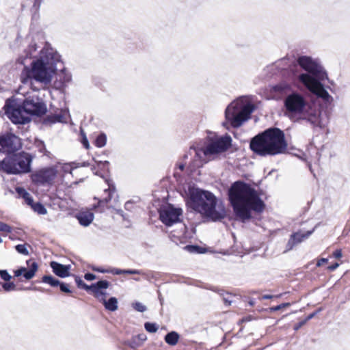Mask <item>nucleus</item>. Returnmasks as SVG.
Returning <instances> with one entry per match:
<instances>
[{"mask_svg": "<svg viewBox=\"0 0 350 350\" xmlns=\"http://www.w3.org/2000/svg\"><path fill=\"white\" fill-rule=\"evenodd\" d=\"M290 89L291 85L286 83H278L272 87V90L273 92L280 94L286 93L287 91L290 90Z\"/></svg>", "mask_w": 350, "mask_h": 350, "instance_id": "obj_24", "label": "nucleus"}, {"mask_svg": "<svg viewBox=\"0 0 350 350\" xmlns=\"http://www.w3.org/2000/svg\"><path fill=\"white\" fill-rule=\"evenodd\" d=\"M32 208L35 212L40 215H45L47 213L46 208L40 202L32 205Z\"/></svg>", "mask_w": 350, "mask_h": 350, "instance_id": "obj_27", "label": "nucleus"}, {"mask_svg": "<svg viewBox=\"0 0 350 350\" xmlns=\"http://www.w3.org/2000/svg\"><path fill=\"white\" fill-rule=\"evenodd\" d=\"M187 204L195 211L211 221H220L226 217L224 204L213 193L198 188H189Z\"/></svg>", "mask_w": 350, "mask_h": 350, "instance_id": "obj_5", "label": "nucleus"}, {"mask_svg": "<svg viewBox=\"0 0 350 350\" xmlns=\"http://www.w3.org/2000/svg\"><path fill=\"white\" fill-rule=\"evenodd\" d=\"M32 159V156L25 152L8 155L1 165V171L8 174L28 173L31 171Z\"/></svg>", "mask_w": 350, "mask_h": 350, "instance_id": "obj_9", "label": "nucleus"}, {"mask_svg": "<svg viewBox=\"0 0 350 350\" xmlns=\"http://www.w3.org/2000/svg\"><path fill=\"white\" fill-rule=\"evenodd\" d=\"M316 314V312H313V313H311L307 317L306 319H305L306 322H307L308 321L310 320L311 319H312Z\"/></svg>", "mask_w": 350, "mask_h": 350, "instance_id": "obj_53", "label": "nucleus"}, {"mask_svg": "<svg viewBox=\"0 0 350 350\" xmlns=\"http://www.w3.org/2000/svg\"><path fill=\"white\" fill-rule=\"evenodd\" d=\"M185 248L188 251H189L191 252H193L197 251L199 249V247L195 246V245H187V246L185 247Z\"/></svg>", "mask_w": 350, "mask_h": 350, "instance_id": "obj_46", "label": "nucleus"}, {"mask_svg": "<svg viewBox=\"0 0 350 350\" xmlns=\"http://www.w3.org/2000/svg\"><path fill=\"white\" fill-rule=\"evenodd\" d=\"M84 278L86 280L92 281V280H94V279H96V275L91 273H87L84 275Z\"/></svg>", "mask_w": 350, "mask_h": 350, "instance_id": "obj_44", "label": "nucleus"}, {"mask_svg": "<svg viewBox=\"0 0 350 350\" xmlns=\"http://www.w3.org/2000/svg\"><path fill=\"white\" fill-rule=\"evenodd\" d=\"M100 163L103 165H107L109 164V162L108 161L100 162Z\"/></svg>", "mask_w": 350, "mask_h": 350, "instance_id": "obj_58", "label": "nucleus"}, {"mask_svg": "<svg viewBox=\"0 0 350 350\" xmlns=\"http://www.w3.org/2000/svg\"><path fill=\"white\" fill-rule=\"evenodd\" d=\"M107 142V137L105 134L102 133L97 136L95 140V145L98 148H102L105 146Z\"/></svg>", "mask_w": 350, "mask_h": 350, "instance_id": "obj_26", "label": "nucleus"}, {"mask_svg": "<svg viewBox=\"0 0 350 350\" xmlns=\"http://www.w3.org/2000/svg\"><path fill=\"white\" fill-rule=\"evenodd\" d=\"M58 64H62L60 55L46 42L40 52L39 58L31 63V67L24 68L21 82L29 85L33 91H38L42 85L51 82L53 74L57 70Z\"/></svg>", "mask_w": 350, "mask_h": 350, "instance_id": "obj_1", "label": "nucleus"}, {"mask_svg": "<svg viewBox=\"0 0 350 350\" xmlns=\"http://www.w3.org/2000/svg\"><path fill=\"white\" fill-rule=\"evenodd\" d=\"M21 148V139L12 133L0 136V152L10 155Z\"/></svg>", "mask_w": 350, "mask_h": 350, "instance_id": "obj_11", "label": "nucleus"}, {"mask_svg": "<svg viewBox=\"0 0 350 350\" xmlns=\"http://www.w3.org/2000/svg\"><path fill=\"white\" fill-rule=\"evenodd\" d=\"M50 265L53 273L58 277L64 278L70 275V265H64L55 261H52Z\"/></svg>", "mask_w": 350, "mask_h": 350, "instance_id": "obj_20", "label": "nucleus"}, {"mask_svg": "<svg viewBox=\"0 0 350 350\" xmlns=\"http://www.w3.org/2000/svg\"><path fill=\"white\" fill-rule=\"evenodd\" d=\"M133 308L138 312H145L146 310V306L140 302H135L133 304Z\"/></svg>", "mask_w": 350, "mask_h": 350, "instance_id": "obj_33", "label": "nucleus"}, {"mask_svg": "<svg viewBox=\"0 0 350 350\" xmlns=\"http://www.w3.org/2000/svg\"><path fill=\"white\" fill-rule=\"evenodd\" d=\"M61 291L66 293H71V291L70 290L68 285L60 282V284H59Z\"/></svg>", "mask_w": 350, "mask_h": 350, "instance_id": "obj_39", "label": "nucleus"}, {"mask_svg": "<svg viewBox=\"0 0 350 350\" xmlns=\"http://www.w3.org/2000/svg\"><path fill=\"white\" fill-rule=\"evenodd\" d=\"M109 273L113 275H120L124 273V269H120L117 268H113L109 269Z\"/></svg>", "mask_w": 350, "mask_h": 350, "instance_id": "obj_43", "label": "nucleus"}, {"mask_svg": "<svg viewBox=\"0 0 350 350\" xmlns=\"http://www.w3.org/2000/svg\"><path fill=\"white\" fill-rule=\"evenodd\" d=\"M2 287L7 292L16 290V286L13 282H5L3 284Z\"/></svg>", "mask_w": 350, "mask_h": 350, "instance_id": "obj_32", "label": "nucleus"}, {"mask_svg": "<svg viewBox=\"0 0 350 350\" xmlns=\"http://www.w3.org/2000/svg\"><path fill=\"white\" fill-rule=\"evenodd\" d=\"M232 145V138L228 135H225L215 142L210 143L205 148H191L189 154L194 153V167H200L202 165L203 162H206V157L208 155H212L220 153L227 150Z\"/></svg>", "mask_w": 350, "mask_h": 350, "instance_id": "obj_8", "label": "nucleus"}, {"mask_svg": "<svg viewBox=\"0 0 350 350\" xmlns=\"http://www.w3.org/2000/svg\"><path fill=\"white\" fill-rule=\"evenodd\" d=\"M81 135H82V144L84 146V147L86 148V149H88L90 148V144H89V142H88V140L85 135V133L81 131Z\"/></svg>", "mask_w": 350, "mask_h": 350, "instance_id": "obj_41", "label": "nucleus"}, {"mask_svg": "<svg viewBox=\"0 0 350 350\" xmlns=\"http://www.w3.org/2000/svg\"><path fill=\"white\" fill-rule=\"evenodd\" d=\"M23 105L25 111L30 115L41 116L46 111V105L37 95L29 96L24 100Z\"/></svg>", "mask_w": 350, "mask_h": 350, "instance_id": "obj_12", "label": "nucleus"}, {"mask_svg": "<svg viewBox=\"0 0 350 350\" xmlns=\"http://www.w3.org/2000/svg\"><path fill=\"white\" fill-rule=\"evenodd\" d=\"M280 296H281V295H278L276 296H273L271 295H264L262 296L261 299H272L273 297H280Z\"/></svg>", "mask_w": 350, "mask_h": 350, "instance_id": "obj_49", "label": "nucleus"}, {"mask_svg": "<svg viewBox=\"0 0 350 350\" xmlns=\"http://www.w3.org/2000/svg\"><path fill=\"white\" fill-rule=\"evenodd\" d=\"M284 107V115L294 122L306 123L313 129H324L329 123L327 113L297 92L285 97Z\"/></svg>", "mask_w": 350, "mask_h": 350, "instance_id": "obj_2", "label": "nucleus"}, {"mask_svg": "<svg viewBox=\"0 0 350 350\" xmlns=\"http://www.w3.org/2000/svg\"><path fill=\"white\" fill-rule=\"evenodd\" d=\"M4 110L14 124H24L29 122L30 119L27 116V111L24 109V106L17 105L9 99L6 100L4 106Z\"/></svg>", "mask_w": 350, "mask_h": 350, "instance_id": "obj_10", "label": "nucleus"}, {"mask_svg": "<svg viewBox=\"0 0 350 350\" xmlns=\"http://www.w3.org/2000/svg\"><path fill=\"white\" fill-rule=\"evenodd\" d=\"M254 110V105L250 103H245L243 98L235 100L226 109V122H224L223 124L226 126L229 123L232 127L238 128L250 119Z\"/></svg>", "mask_w": 350, "mask_h": 350, "instance_id": "obj_7", "label": "nucleus"}, {"mask_svg": "<svg viewBox=\"0 0 350 350\" xmlns=\"http://www.w3.org/2000/svg\"><path fill=\"white\" fill-rule=\"evenodd\" d=\"M42 282L49 284L51 286L55 287L60 284V281L52 275H45L42 278Z\"/></svg>", "mask_w": 350, "mask_h": 350, "instance_id": "obj_25", "label": "nucleus"}, {"mask_svg": "<svg viewBox=\"0 0 350 350\" xmlns=\"http://www.w3.org/2000/svg\"><path fill=\"white\" fill-rule=\"evenodd\" d=\"M137 338V341L139 342V340L141 341H144L146 340V337L144 336V335H138L137 336H135Z\"/></svg>", "mask_w": 350, "mask_h": 350, "instance_id": "obj_54", "label": "nucleus"}, {"mask_svg": "<svg viewBox=\"0 0 350 350\" xmlns=\"http://www.w3.org/2000/svg\"><path fill=\"white\" fill-rule=\"evenodd\" d=\"M16 250L23 255L27 256L29 254L28 250L25 244H18L15 247Z\"/></svg>", "mask_w": 350, "mask_h": 350, "instance_id": "obj_31", "label": "nucleus"}, {"mask_svg": "<svg viewBox=\"0 0 350 350\" xmlns=\"http://www.w3.org/2000/svg\"><path fill=\"white\" fill-rule=\"evenodd\" d=\"M297 63L306 71L297 75L299 81L323 102L331 103L333 98L321 83L327 79V75L318 60L304 55L298 57Z\"/></svg>", "mask_w": 350, "mask_h": 350, "instance_id": "obj_4", "label": "nucleus"}, {"mask_svg": "<svg viewBox=\"0 0 350 350\" xmlns=\"http://www.w3.org/2000/svg\"><path fill=\"white\" fill-rule=\"evenodd\" d=\"M106 182L107 183L108 188L105 189L104 190V192L107 194V196L99 200L98 204L94 206V208H96L97 207H100V206L104 207L111 200L112 195L116 191V187L113 184L111 180H106Z\"/></svg>", "mask_w": 350, "mask_h": 350, "instance_id": "obj_21", "label": "nucleus"}, {"mask_svg": "<svg viewBox=\"0 0 350 350\" xmlns=\"http://www.w3.org/2000/svg\"><path fill=\"white\" fill-rule=\"evenodd\" d=\"M93 270L96 271L97 272H99V273H109V269H103L100 267L93 268Z\"/></svg>", "mask_w": 350, "mask_h": 350, "instance_id": "obj_48", "label": "nucleus"}, {"mask_svg": "<svg viewBox=\"0 0 350 350\" xmlns=\"http://www.w3.org/2000/svg\"><path fill=\"white\" fill-rule=\"evenodd\" d=\"M32 289L33 290H38V288L37 287H33Z\"/></svg>", "mask_w": 350, "mask_h": 350, "instance_id": "obj_62", "label": "nucleus"}, {"mask_svg": "<svg viewBox=\"0 0 350 350\" xmlns=\"http://www.w3.org/2000/svg\"><path fill=\"white\" fill-rule=\"evenodd\" d=\"M134 280H135V281H139V280H140V279H139V278H134Z\"/></svg>", "mask_w": 350, "mask_h": 350, "instance_id": "obj_60", "label": "nucleus"}, {"mask_svg": "<svg viewBox=\"0 0 350 350\" xmlns=\"http://www.w3.org/2000/svg\"><path fill=\"white\" fill-rule=\"evenodd\" d=\"M37 147L39 148V151L40 152L43 153L44 154H46L47 150L42 141H39L37 142Z\"/></svg>", "mask_w": 350, "mask_h": 350, "instance_id": "obj_38", "label": "nucleus"}, {"mask_svg": "<svg viewBox=\"0 0 350 350\" xmlns=\"http://www.w3.org/2000/svg\"><path fill=\"white\" fill-rule=\"evenodd\" d=\"M76 217L81 226H88L94 219V214L89 211H80Z\"/></svg>", "mask_w": 350, "mask_h": 350, "instance_id": "obj_22", "label": "nucleus"}, {"mask_svg": "<svg viewBox=\"0 0 350 350\" xmlns=\"http://www.w3.org/2000/svg\"><path fill=\"white\" fill-rule=\"evenodd\" d=\"M51 118L53 119L52 120L53 122H61L60 116H55L52 117Z\"/></svg>", "mask_w": 350, "mask_h": 350, "instance_id": "obj_55", "label": "nucleus"}, {"mask_svg": "<svg viewBox=\"0 0 350 350\" xmlns=\"http://www.w3.org/2000/svg\"><path fill=\"white\" fill-rule=\"evenodd\" d=\"M129 204H130V203H129V202L126 203V204H125V207H126V208H127V206H128V205H129Z\"/></svg>", "mask_w": 350, "mask_h": 350, "instance_id": "obj_61", "label": "nucleus"}, {"mask_svg": "<svg viewBox=\"0 0 350 350\" xmlns=\"http://www.w3.org/2000/svg\"><path fill=\"white\" fill-rule=\"evenodd\" d=\"M27 264L29 267V269L23 267H20L14 271L15 277H19L23 275L26 280H30L34 277L38 269L37 262L27 260Z\"/></svg>", "mask_w": 350, "mask_h": 350, "instance_id": "obj_18", "label": "nucleus"}, {"mask_svg": "<svg viewBox=\"0 0 350 350\" xmlns=\"http://www.w3.org/2000/svg\"><path fill=\"white\" fill-rule=\"evenodd\" d=\"M179 338L180 336L176 332L172 331L165 335V341L167 344L174 346L178 343Z\"/></svg>", "mask_w": 350, "mask_h": 350, "instance_id": "obj_23", "label": "nucleus"}, {"mask_svg": "<svg viewBox=\"0 0 350 350\" xmlns=\"http://www.w3.org/2000/svg\"><path fill=\"white\" fill-rule=\"evenodd\" d=\"M125 345L129 346L132 349H137L141 345V343L137 341V338L136 337H133L130 340L126 341Z\"/></svg>", "mask_w": 350, "mask_h": 350, "instance_id": "obj_30", "label": "nucleus"}, {"mask_svg": "<svg viewBox=\"0 0 350 350\" xmlns=\"http://www.w3.org/2000/svg\"><path fill=\"white\" fill-rule=\"evenodd\" d=\"M333 256H334L336 258H340V257H342V252H341V250H336V251L333 253Z\"/></svg>", "mask_w": 350, "mask_h": 350, "instance_id": "obj_50", "label": "nucleus"}, {"mask_svg": "<svg viewBox=\"0 0 350 350\" xmlns=\"http://www.w3.org/2000/svg\"><path fill=\"white\" fill-rule=\"evenodd\" d=\"M228 195L234 213L243 221L251 218L252 211L261 213L264 210L265 204L257 191L244 182H234Z\"/></svg>", "mask_w": 350, "mask_h": 350, "instance_id": "obj_3", "label": "nucleus"}, {"mask_svg": "<svg viewBox=\"0 0 350 350\" xmlns=\"http://www.w3.org/2000/svg\"><path fill=\"white\" fill-rule=\"evenodd\" d=\"M144 327L150 333H154L158 330V325L154 323L147 322L144 324Z\"/></svg>", "mask_w": 350, "mask_h": 350, "instance_id": "obj_29", "label": "nucleus"}, {"mask_svg": "<svg viewBox=\"0 0 350 350\" xmlns=\"http://www.w3.org/2000/svg\"><path fill=\"white\" fill-rule=\"evenodd\" d=\"M0 276L5 281H10V279L12 278V276L6 270H1Z\"/></svg>", "mask_w": 350, "mask_h": 350, "instance_id": "obj_36", "label": "nucleus"}, {"mask_svg": "<svg viewBox=\"0 0 350 350\" xmlns=\"http://www.w3.org/2000/svg\"><path fill=\"white\" fill-rule=\"evenodd\" d=\"M224 301L225 302L226 304L227 305H230L231 304V301H228L227 299L224 298Z\"/></svg>", "mask_w": 350, "mask_h": 350, "instance_id": "obj_56", "label": "nucleus"}, {"mask_svg": "<svg viewBox=\"0 0 350 350\" xmlns=\"http://www.w3.org/2000/svg\"><path fill=\"white\" fill-rule=\"evenodd\" d=\"M75 282L79 288H81L87 291H91L94 296L100 288H108L110 283L107 280H100L91 285L86 284L79 277L75 278Z\"/></svg>", "mask_w": 350, "mask_h": 350, "instance_id": "obj_17", "label": "nucleus"}, {"mask_svg": "<svg viewBox=\"0 0 350 350\" xmlns=\"http://www.w3.org/2000/svg\"><path fill=\"white\" fill-rule=\"evenodd\" d=\"M16 191L22 198H23V196H28V192L23 187H16Z\"/></svg>", "mask_w": 350, "mask_h": 350, "instance_id": "obj_40", "label": "nucleus"}, {"mask_svg": "<svg viewBox=\"0 0 350 350\" xmlns=\"http://www.w3.org/2000/svg\"><path fill=\"white\" fill-rule=\"evenodd\" d=\"M57 70H59L60 72L57 74L53 86L56 90H62L71 81L72 76L70 72L65 70L62 62V64L57 65Z\"/></svg>", "mask_w": 350, "mask_h": 350, "instance_id": "obj_16", "label": "nucleus"}, {"mask_svg": "<svg viewBox=\"0 0 350 350\" xmlns=\"http://www.w3.org/2000/svg\"><path fill=\"white\" fill-rule=\"evenodd\" d=\"M25 200V202H27V204L29 205H31L32 206L33 204V199L31 197L30 194L28 193V196L26 197V196H23V198Z\"/></svg>", "mask_w": 350, "mask_h": 350, "instance_id": "obj_45", "label": "nucleus"}, {"mask_svg": "<svg viewBox=\"0 0 350 350\" xmlns=\"http://www.w3.org/2000/svg\"><path fill=\"white\" fill-rule=\"evenodd\" d=\"M288 147L283 131L271 127L252 138L250 149L261 157L275 156L284 153Z\"/></svg>", "mask_w": 350, "mask_h": 350, "instance_id": "obj_6", "label": "nucleus"}, {"mask_svg": "<svg viewBox=\"0 0 350 350\" xmlns=\"http://www.w3.org/2000/svg\"><path fill=\"white\" fill-rule=\"evenodd\" d=\"M306 321L305 320H303L300 322H299L297 324H296L294 327V329L295 331L298 330L299 328H301L304 325L306 324Z\"/></svg>", "mask_w": 350, "mask_h": 350, "instance_id": "obj_47", "label": "nucleus"}, {"mask_svg": "<svg viewBox=\"0 0 350 350\" xmlns=\"http://www.w3.org/2000/svg\"><path fill=\"white\" fill-rule=\"evenodd\" d=\"M312 232L313 230H309L306 232H297L293 233L286 243V251L291 250L295 245L308 239L312 234Z\"/></svg>", "mask_w": 350, "mask_h": 350, "instance_id": "obj_19", "label": "nucleus"}, {"mask_svg": "<svg viewBox=\"0 0 350 350\" xmlns=\"http://www.w3.org/2000/svg\"><path fill=\"white\" fill-rule=\"evenodd\" d=\"M61 169L64 173H71L72 172V167L67 163L62 165Z\"/></svg>", "mask_w": 350, "mask_h": 350, "instance_id": "obj_42", "label": "nucleus"}, {"mask_svg": "<svg viewBox=\"0 0 350 350\" xmlns=\"http://www.w3.org/2000/svg\"><path fill=\"white\" fill-rule=\"evenodd\" d=\"M291 305L290 303H283L282 304H280L278 306H274V307H271L269 308L270 311L271 312H275V311H278L283 308H285V307H288Z\"/></svg>", "mask_w": 350, "mask_h": 350, "instance_id": "obj_37", "label": "nucleus"}, {"mask_svg": "<svg viewBox=\"0 0 350 350\" xmlns=\"http://www.w3.org/2000/svg\"><path fill=\"white\" fill-rule=\"evenodd\" d=\"M184 167H185L184 164H180V165H179V169H180V170H184Z\"/></svg>", "mask_w": 350, "mask_h": 350, "instance_id": "obj_57", "label": "nucleus"}, {"mask_svg": "<svg viewBox=\"0 0 350 350\" xmlns=\"http://www.w3.org/2000/svg\"><path fill=\"white\" fill-rule=\"evenodd\" d=\"M37 50V46L35 43H31L28 49L25 51L26 57L31 58L34 57L33 53Z\"/></svg>", "mask_w": 350, "mask_h": 350, "instance_id": "obj_28", "label": "nucleus"}, {"mask_svg": "<svg viewBox=\"0 0 350 350\" xmlns=\"http://www.w3.org/2000/svg\"><path fill=\"white\" fill-rule=\"evenodd\" d=\"M107 288H100L95 294L94 297L101 302L105 308L110 312H114L118 308V301L115 297H111L109 299H106L107 293L105 290Z\"/></svg>", "mask_w": 350, "mask_h": 350, "instance_id": "obj_15", "label": "nucleus"}, {"mask_svg": "<svg viewBox=\"0 0 350 350\" xmlns=\"http://www.w3.org/2000/svg\"><path fill=\"white\" fill-rule=\"evenodd\" d=\"M339 267V264L338 262H335L333 265L328 267V269L329 271H334Z\"/></svg>", "mask_w": 350, "mask_h": 350, "instance_id": "obj_51", "label": "nucleus"}, {"mask_svg": "<svg viewBox=\"0 0 350 350\" xmlns=\"http://www.w3.org/2000/svg\"><path fill=\"white\" fill-rule=\"evenodd\" d=\"M182 213L183 211L181 208H175L172 205L168 204L160 209L159 217L165 226H170L180 221V217L182 215Z\"/></svg>", "mask_w": 350, "mask_h": 350, "instance_id": "obj_14", "label": "nucleus"}, {"mask_svg": "<svg viewBox=\"0 0 350 350\" xmlns=\"http://www.w3.org/2000/svg\"><path fill=\"white\" fill-rule=\"evenodd\" d=\"M327 262V258H321L320 260H318V262L317 263V266L321 267L323 264L326 263Z\"/></svg>", "mask_w": 350, "mask_h": 350, "instance_id": "obj_52", "label": "nucleus"}, {"mask_svg": "<svg viewBox=\"0 0 350 350\" xmlns=\"http://www.w3.org/2000/svg\"><path fill=\"white\" fill-rule=\"evenodd\" d=\"M0 231L10 233L12 231V228L9 225L0 221Z\"/></svg>", "mask_w": 350, "mask_h": 350, "instance_id": "obj_34", "label": "nucleus"}, {"mask_svg": "<svg viewBox=\"0 0 350 350\" xmlns=\"http://www.w3.org/2000/svg\"><path fill=\"white\" fill-rule=\"evenodd\" d=\"M124 274H139V275H146V274L145 273H144L142 270H137V269H124Z\"/></svg>", "mask_w": 350, "mask_h": 350, "instance_id": "obj_35", "label": "nucleus"}, {"mask_svg": "<svg viewBox=\"0 0 350 350\" xmlns=\"http://www.w3.org/2000/svg\"><path fill=\"white\" fill-rule=\"evenodd\" d=\"M57 165L45 167L33 172L31 176V180L38 185H51L57 174Z\"/></svg>", "mask_w": 350, "mask_h": 350, "instance_id": "obj_13", "label": "nucleus"}, {"mask_svg": "<svg viewBox=\"0 0 350 350\" xmlns=\"http://www.w3.org/2000/svg\"><path fill=\"white\" fill-rule=\"evenodd\" d=\"M249 304L250 306H254V301L253 300H251V301H249Z\"/></svg>", "mask_w": 350, "mask_h": 350, "instance_id": "obj_59", "label": "nucleus"}]
</instances>
